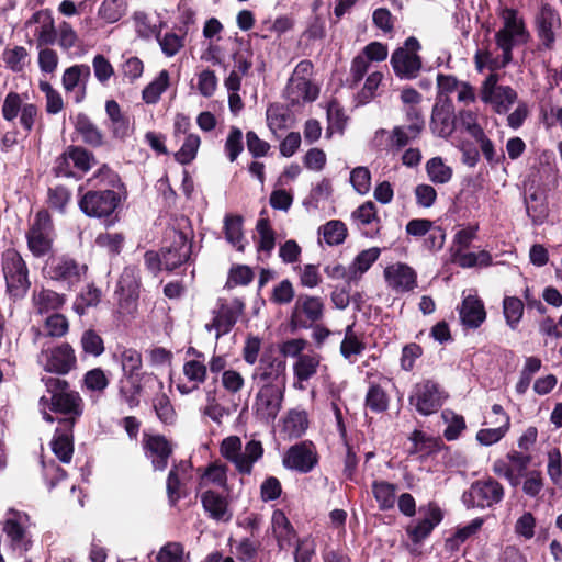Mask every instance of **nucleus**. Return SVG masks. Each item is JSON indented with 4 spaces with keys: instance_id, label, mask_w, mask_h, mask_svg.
Returning a JSON list of instances; mask_svg holds the SVG:
<instances>
[{
    "instance_id": "40",
    "label": "nucleus",
    "mask_w": 562,
    "mask_h": 562,
    "mask_svg": "<svg viewBox=\"0 0 562 562\" xmlns=\"http://www.w3.org/2000/svg\"><path fill=\"white\" fill-rule=\"evenodd\" d=\"M226 240L237 250L243 251V217L240 215H226L224 220Z\"/></svg>"
},
{
    "instance_id": "53",
    "label": "nucleus",
    "mask_w": 562,
    "mask_h": 562,
    "mask_svg": "<svg viewBox=\"0 0 562 562\" xmlns=\"http://www.w3.org/2000/svg\"><path fill=\"white\" fill-rule=\"evenodd\" d=\"M347 236L346 225L337 220L329 221L323 226L324 240L333 246L344 243Z\"/></svg>"
},
{
    "instance_id": "35",
    "label": "nucleus",
    "mask_w": 562,
    "mask_h": 562,
    "mask_svg": "<svg viewBox=\"0 0 562 562\" xmlns=\"http://www.w3.org/2000/svg\"><path fill=\"white\" fill-rule=\"evenodd\" d=\"M286 92L293 102H299L301 99L305 101H313L318 94L316 87H314L305 77L291 78Z\"/></svg>"
},
{
    "instance_id": "9",
    "label": "nucleus",
    "mask_w": 562,
    "mask_h": 562,
    "mask_svg": "<svg viewBox=\"0 0 562 562\" xmlns=\"http://www.w3.org/2000/svg\"><path fill=\"white\" fill-rule=\"evenodd\" d=\"M27 246L35 257L48 254L53 246L54 227L47 211L42 210L35 215L27 234Z\"/></svg>"
},
{
    "instance_id": "10",
    "label": "nucleus",
    "mask_w": 562,
    "mask_h": 562,
    "mask_svg": "<svg viewBox=\"0 0 562 562\" xmlns=\"http://www.w3.org/2000/svg\"><path fill=\"white\" fill-rule=\"evenodd\" d=\"M504 497L503 486L494 479L474 482L462 495V502L468 508L492 507Z\"/></svg>"
},
{
    "instance_id": "29",
    "label": "nucleus",
    "mask_w": 562,
    "mask_h": 562,
    "mask_svg": "<svg viewBox=\"0 0 562 562\" xmlns=\"http://www.w3.org/2000/svg\"><path fill=\"white\" fill-rule=\"evenodd\" d=\"M30 22L41 23V26L35 31L37 48L55 43L57 32L54 26V20L50 15L44 12H36L33 14Z\"/></svg>"
},
{
    "instance_id": "58",
    "label": "nucleus",
    "mask_w": 562,
    "mask_h": 562,
    "mask_svg": "<svg viewBox=\"0 0 562 562\" xmlns=\"http://www.w3.org/2000/svg\"><path fill=\"white\" fill-rule=\"evenodd\" d=\"M68 156H70L74 166L81 171H88L94 162L93 155L79 146H69Z\"/></svg>"
},
{
    "instance_id": "59",
    "label": "nucleus",
    "mask_w": 562,
    "mask_h": 562,
    "mask_svg": "<svg viewBox=\"0 0 562 562\" xmlns=\"http://www.w3.org/2000/svg\"><path fill=\"white\" fill-rule=\"evenodd\" d=\"M295 296L294 288L292 283L285 279L279 282L272 291L271 302L278 305H284L292 302Z\"/></svg>"
},
{
    "instance_id": "52",
    "label": "nucleus",
    "mask_w": 562,
    "mask_h": 562,
    "mask_svg": "<svg viewBox=\"0 0 562 562\" xmlns=\"http://www.w3.org/2000/svg\"><path fill=\"white\" fill-rule=\"evenodd\" d=\"M256 229L259 235L258 249L268 254L274 248L276 236L268 218H260L257 222Z\"/></svg>"
},
{
    "instance_id": "33",
    "label": "nucleus",
    "mask_w": 562,
    "mask_h": 562,
    "mask_svg": "<svg viewBox=\"0 0 562 562\" xmlns=\"http://www.w3.org/2000/svg\"><path fill=\"white\" fill-rule=\"evenodd\" d=\"M308 427V418L305 411L291 409L283 419L282 431L289 439L303 436Z\"/></svg>"
},
{
    "instance_id": "23",
    "label": "nucleus",
    "mask_w": 562,
    "mask_h": 562,
    "mask_svg": "<svg viewBox=\"0 0 562 562\" xmlns=\"http://www.w3.org/2000/svg\"><path fill=\"white\" fill-rule=\"evenodd\" d=\"M144 448L149 452L154 470L164 471L172 453V446L166 437L161 435L148 436L144 439Z\"/></svg>"
},
{
    "instance_id": "41",
    "label": "nucleus",
    "mask_w": 562,
    "mask_h": 562,
    "mask_svg": "<svg viewBox=\"0 0 562 562\" xmlns=\"http://www.w3.org/2000/svg\"><path fill=\"white\" fill-rule=\"evenodd\" d=\"M528 216L533 224H541L548 216V206L541 193L535 191L525 198Z\"/></svg>"
},
{
    "instance_id": "20",
    "label": "nucleus",
    "mask_w": 562,
    "mask_h": 562,
    "mask_svg": "<svg viewBox=\"0 0 562 562\" xmlns=\"http://www.w3.org/2000/svg\"><path fill=\"white\" fill-rule=\"evenodd\" d=\"M537 34L547 49H552L555 42V34L561 29V18L550 4H542L536 16Z\"/></svg>"
},
{
    "instance_id": "6",
    "label": "nucleus",
    "mask_w": 562,
    "mask_h": 562,
    "mask_svg": "<svg viewBox=\"0 0 562 562\" xmlns=\"http://www.w3.org/2000/svg\"><path fill=\"white\" fill-rule=\"evenodd\" d=\"M498 75L491 74L482 82L480 99L498 114H505L517 101V92L509 86L498 85Z\"/></svg>"
},
{
    "instance_id": "42",
    "label": "nucleus",
    "mask_w": 562,
    "mask_h": 562,
    "mask_svg": "<svg viewBox=\"0 0 562 562\" xmlns=\"http://www.w3.org/2000/svg\"><path fill=\"white\" fill-rule=\"evenodd\" d=\"M90 78V67L87 65H75L67 68L63 75V87L66 91H72L77 86L82 83L85 87L86 81Z\"/></svg>"
},
{
    "instance_id": "7",
    "label": "nucleus",
    "mask_w": 562,
    "mask_h": 562,
    "mask_svg": "<svg viewBox=\"0 0 562 562\" xmlns=\"http://www.w3.org/2000/svg\"><path fill=\"white\" fill-rule=\"evenodd\" d=\"M244 308L245 304L239 299L232 301L220 299L212 312V322L205 324V330L209 333L215 331V339H220L233 329L239 316L244 313Z\"/></svg>"
},
{
    "instance_id": "28",
    "label": "nucleus",
    "mask_w": 562,
    "mask_h": 562,
    "mask_svg": "<svg viewBox=\"0 0 562 562\" xmlns=\"http://www.w3.org/2000/svg\"><path fill=\"white\" fill-rule=\"evenodd\" d=\"M54 454L64 463H69L74 453L72 428L59 425L52 441Z\"/></svg>"
},
{
    "instance_id": "43",
    "label": "nucleus",
    "mask_w": 562,
    "mask_h": 562,
    "mask_svg": "<svg viewBox=\"0 0 562 562\" xmlns=\"http://www.w3.org/2000/svg\"><path fill=\"white\" fill-rule=\"evenodd\" d=\"M169 86V72L167 70H161L158 75V77L151 81L149 85L145 87V89L142 92L143 100L147 104H155L160 99V95L162 92L166 91V89Z\"/></svg>"
},
{
    "instance_id": "16",
    "label": "nucleus",
    "mask_w": 562,
    "mask_h": 562,
    "mask_svg": "<svg viewBox=\"0 0 562 562\" xmlns=\"http://www.w3.org/2000/svg\"><path fill=\"white\" fill-rule=\"evenodd\" d=\"M140 278L136 267H126L117 282L115 293L119 295V305L123 312L132 313L139 296Z\"/></svg>"
},
{
    "instance_id": "46",
    "label": "nucleus",
    "mask_w": 562,
    "mask_h": 562,
    "mask_svg": "<svg viewBox=\"0 0 562 562\" xmlns=\"http://www.w3.org/2000/svg\"><path fill=\"white\" fill-rule=\"evenodd\" d=\"M366 346L353 330V325H348L345 337L340 344V353L345 359L350 360L352 356L362 353Z\"/></svg>"
},
{
    "instance_id": "11",
    "label": "nucleus",
    "mask_w": 562,
    "mask_h": 562,
    "mask_svg": "<svg viewBox=\"0 0 562 562\" xmlns=\"http://www.w3.org/2000/svg\"><path fill=\"white\" fill-rule=\"evenodd\" d=\"M252 405L256 417L266 424L273 423L282 408L285 387L257 386Z\"/></svg>"
},
{
    "instance_id": "17",
    "label": "nucleus",
    "mask_w": 562,
    "mask_h": 562,
    "mask_svg": "<svg viewBox=\"0 0 562 562\" xmlns=\"http://www.w3.org/2000/svg\"><path fill=\"white\" fill-rule=\"evenodd\" d=\"M283 465L286 469L300 473L311 472L317 463V453L311 441H302L290 447L283 457Z\"/></svg>"
},
{
    "instance_id": "37",
    "label": "nucleus",
    "mask_w": 562,
    "mask_h": 562,
    "mask_svg": "<svg viewBox=\"0 0 562 562\" xmlns=\"http://www.w3.org/2000/svg\"><path fill=\"white\" fill-rule=\"evenodd\" d=\"M396 485L386 481H374L372 493L381 510H389L394 507Z\"/></svg>"
},
{
    "instance_id": "4",
    "label": "nucleus",
    "mask_w": 562,
    "mask_h": 562,
    "mask_svg": "<svg viewBox=\"0 0 562 562\" xmlns=\"http://www.w3.org/2000/svg\"><path fill=\"white\" fill-rule=\"evenodd\" d=\"M2 270L9 293L16 299L23 297L31 282L26 263L20 254L15 250H7L2 258Z\"/></svg>"
},
{
    "instance_id": "45",
    "label": "nucleus",
    "mask_w": 562,
    "mask_h": 562,
    "mask_svg": "<svg viewBox=\"0 0 562 562\" xmlns=\"http://www.w3.org/2000/svg\"><path fill=\"white\" fill-rule=\"evenodd\" d=\"M3 61L13 72H22L29 64V53L23 46L5 48L3 52Z\"/></svg>"
},
{
    "instance_id": "1",
    "label": "nucleus",
    "mask_w": 562,
    "mask_h": 562,
    "mask_svg": "<svg viewBox=\"0 0 562 562\" xmlns=\"http://www.w3.org/2000/svg\"><path fill=\"white\" fill-rule=\"evenodd\" d=\"M49 397L42 396L40 404L48 407L52 412L64 415L58 419L59 425L74 428L77 420L83 413V400L77 391L70 389L69 383L60 378L44 376L42 378Z\"/></svg>"
},
{
    "instance_id": "47",
    "label": "nucleus",
    "mask_w": 562,
    "mask_h": 562,
    "mask_svg": "<svg viewBox=\"0 0 562 562\" xmlns=\"http://www.w3.org/2000/svg\"><path fill=\"white\" fill-rule=\"evenodd\" d=\"M503 312L507 325L515 329L524 314V303L516 296H506L503 301Z\"/></svg>"
},
{
    "instance_id": "32",
    "label": "nucleus",
    "mask_w": 562,
    "mask_h": 562,
    "mask_svg": "<svg viewBox=\"0 0 562 562\" xmlns=\"http://www.w3.org/2000/svg\"><path fill=\"white\" fill-rule=\"evenodd\" d=\"M380 248L372 247L360 251L348 268V281L358 280L379 259Z\"/></svg>"
},
{
    "instance_id": "24",
    "label": "nucleus",
    "mask_w": 562,
    "mask_h": 562,
    "mask_svg": "<svg viewBox=\"0 0 562 562\" xmlns=\"http://www.w3.org/2000/svg\"><path fill=\"white\" fill-rule=\"evenodd\" d=\"M441 509L434 503L428 505L427 516L416 525H409L406 529L411 540L418 543L427 538L432 529L442 520Z\"/></svg>"
},
{
    "instance_id": "60",
    "label": "nucleus",
    "mask_w": 562,
    "mask_h": 562,
    "mask_svg": "<svg viewBox=\"0 0 562 562\" xmlns=\"http://www.w3.org/2000/svg\"><path fill=\"white\" fill-rule=\"evenodd\" d=\"M183 546L180 542H168L157 553V562H183Z\"/></svg>"
},
{
    "instance_id": "2",
    "label": "nucleus",
    "mask_w": 562,
    "mask_h": 562,
    "mask_svg": "<svg viewBox=\"0 0 562 562\" xmlns=\"http://www.w3.org/2000/svg\"><path fill=\"white\" fill-rule=\"evenodd\" d=\"M241 448V439L237 436H229L221 443V454L231 461L239 473L250 474L254 463L262 457L263 448L257 440L247 442L244 451Z\"/></svg>"
},
{
    "instance_id": "14",
    "label": "nucleus",
    "mask_w": 562,
    "mask_h": 562,
    "mask_svg": "<svg viewBox=\"0 0 562 562\" xmlns=\"http://www.w3.org/2000/svg\"><path fill=\"white\" fill-rule=\"evenodd\" d=\"M171 239L170 245L164 246L161 251L164 269L172 271L183 263H186L192 252V244L188 240L187 235L177 229H171L168 233Z\"/></svg>"
},
{
    "instance_id": "15",
    "label": "nucleus",
    "mask_w": 562,
    "mask_h": 562,
    "mask_svg": "<svg viewBox=\"0 0 562 562\" xmlns=\"http://www.w3.org/2000/svg\"><path fill=\"white\" fill-rule=\"evenodd\" d=\"M38 362L45 371L56 374H67L76 367L75 351L68 344L50 349L43 350L38 355Z\"/></svg>"
},
{
    "instance_id": "21",
    "label": "nucleus",
    "mask_w": 562,
    "mask_h": 562,
    "mask_svg": "<svg viewBox=\"0 0 562 562\" xmlns=\"http://www.w3.org/2000/svg\"><path fill=\"white\" fill-rule=\"evenodd\" d=\"M387 288L395 293L413 291L417 286V274L406 263L396 262L387 266L384 271Z\"/></svg>"
},
{
    "instance_id": "19",
    "label": "nucleus",
    "mask_w": 562,
    "mask_h": 562,
    "mask_svg": "<svg viewBox=\"0 0 562 562\" xmlns=\"http://www.w3.org/2000/svg\"><path fill=\"white\" fill-rule=\"evenodd\" d=\"M27 520L29 516L25 513L15 509H9L7 513L2 529L14 550H29L31 541L25 530Z\"/></svg>"
},
{
    "instance_id": "38",
    "label": "nucleus",
    "mask_w": 562,
    "mask_h": 562,
    "mask_svg": "<svg viewBox=\"0 0 562 562\" xmlns=\"http://www.w3.org/2000/svg\"><path fill=\"white\" fill-rule=\"evenodd\" d=\"M424 130L416 125H398L393 127L390 135V144L397 150L405 147L412 140L419 137Z\"/></svg>"
},
{
    "instance_id": "64",
    "label": "nucleus",
    "mask_w": 562,
    "mask_h": 562,
    "mask_svg": "<svg viewBox=\"0 0 562 562\" xmlns=\"http://www.w3.org/2000/svg\"><path fill=\"white\" fill-rule=\"evenodd\" d=\"M85 385L90 391H104L109 385V380L102 369L95 368L88 371L83 379Z\"/></svg>"
},
{
    "instance_id": "62",
    "label": "nucleus",
    "mask_w": 562,
    "mask_h": 562,
    "mask_svg": "<svg viewBox=\"0 0 562 562\" xmlns=\"http://www.w3.org/2000/svg\"><path fill=\"white\" fill-rule=\"evenodd\" d=\"M548 475L554 485L562 488V459L558 449L549 452Z\"/></svg>"
},
{
    "instance_id": "44",
    "label": "nucleus",
    "mask_w": 562,
    "mask_h": 562,
    "mask_svg": "<svg viewBox=\"0 0 562 562\" xmlns=\"http://www.w3.org/2000/svg\"><path fill=\"white\" fill-rule=\"evenodd\" d=\"M120 362L123 373L127 379H133L135 375H139L137 372L142 369L143 360L138 350L124 348L120 352Z\"/></svg>"
},
{
    "instance_id": "50",
    "label": "nucleus",
    "mask_w": 562,
    "mask_h": 562,
    "mask_svg": "<svg viewBox=\"0 0 562 562\" xmlns=\"http://www.w3.org/2000/svg\"><path fill=\"white\" fill-rule=\"evenodd\" d=\"M201 139L196 134H189L181 148L175 154V158L181 165L190 164L196 156Z\"/></svg>"
},
{
    "instance_id": "61",
    "label": "nucleus",
    "mask_w": 562,
    "mask_h": 562,
    "mask_svg": "<svg viewBox=\"0 0 562 562\" xmlns=\"http://www.w3.org/2000/svg\"><path fill=\"white\" fill-rule=\"evenodd\" d=\"M81 346L85 352L95 357L104 351L103 339L93 329H88L82 334Z\"/></svg>"
},
{
    "instance_id": "30",
    "label": "nucleus",
    "mask_w": 562,
    "mask_h": 562,
    "mask_svg": "<svg viewBox=\"0 0 562 562\" xmlns=\"http://www.w3.org/2000/svg\"><path fill=\"white\" fill-rule=\"evenodd\" d=\"M75 130L86 144L92 147L103 145V133L86 114L79 113L76 116Z\"/></svg>"
},
{
    "instance_id": "49",
    "label": "nucleus",
    "mask_w": 562,
    "mask_h": 562,
    "mask_svg": "<svg viewBox=\"0 0 562 562\" xmlns=\"http://www.w3.org/2000/svg\"><path fill=\"white\" fill-rule=\"evenodd\" d=\"M429 179L435 183H446L452 177V170L446 166L440 157H434L426 164Z\"/></svg>"
},
{
    "instance_id": "8",
    "label": "nucleus",
    "mask_w": 562,
    "mask_h": 562,
    "mask_svg": "<svg viewBox=\"0 0 562 562\" xmlns=\"http://www.w3.org/2000/svg\"><path fill=\"white\" fill-rule=\"evenodd\" d=\"M447 395L440 385L432 380H424L415 384L409 396V404L416 411L428 416L440 409Z\"/></svg>"
},
{
    "instance_id": "51",
    "label": "nucleus",
    "mask_w": 562,
    "mask_h": 562,
    "mask_svg": "<svg viewBox=\"0 0 562 562\" xmlns=\"http://www.w3.org/2000/svg\"><path fill=\"white\" fill-rule=\"evenodd\" d=\"M498 32H506L507 34L515 36L519 42H527L529 37L524 22L517 16L515 11H507L504 27Z\"/></svg>"
},
{
    "instance_id": "34",
    "label": "nucleus",
    "mask_w": 562,
    "mask_h": 562,
    "mask_svg": "<svg viewBox=\"0 0 562 562\" xmlns=\"http://www.w3.org/2000/svg\"><path fill=\"white\" fill-rule=\"evenodd\" d=\"M272 530L280 549H285L292 544L295 538V531L282 510H276L273 513Z\"/></svg>"
},
{
    "instance_id": "57",
    "label": "nucleus",
    "mask_w": 562,
    "mask_h": 562,
    "mask_svg": "<svg viewBox=\"0 0 562 562\" xmlns=\"http://www.w3.org/2000/svg\"><path fill=\"white\" fill-rule=\"evenodd\" d=\"M188 469V463L181 461L179 464L175 465L167 477V494L172 504H175L179 499V486L180 479L179 472H186Z\"/></svg>"
},
{
    "instance_id": "13",
    "label": "nucleus",
    "mask_w": 562,
    "mask_h": 562,
    "mask_svg": "<svg viewBox=\"0 0 562 562\" xmlns=\"http://www.w3.org/2000/svg\"><path fill=\"white\" fill-rule=\"evenodd\" d=\"M324 316V302L318 296L301 294L291 312V325L294 328H311Z\"/></svg>"
},
{
    "instance_id": "12",
    "label": "nucleus",
    "mask_w": 562,
    "mask_h": 562,
    "mask_svg": "<svg viewBox=\"0 0 562 562\" xmlns=\"http://www.w3.org/2000/svg\"><path fill=\"white\" fill-rule=\"evenodd\" d=\"M119 202L120 196L113 190H90L79 200V207L87 216L101 218L110 216Z\"/></svg>"
},
{
    "instance_id": "25",
    "label": "nucleus",
    "mask_w": 562,
    "mask_h": 562,
    "mask_svg": "<svg viewBox=\"0 0 562 562\" xmlns=\"http://www.w3.org/2000/svg\"><path fill=\"white\" fill-rule=\"evenodd\" d=\"M459 314L462 324L469 328H477L486 318L483 302L474 295L463 299Z\"/></svg>"
},
{
    "instance_id": "18",
    "label": "nucleus",
    "mask_w": 562,
    "mask_h": 562,
    "mask_svg": "<svg viewBox=\"0 0 562 562\" xmlns=\"http://www.w3.org/2000/svg\"><path fill=\"white\" fill-rule=\"evenodd\" d=\"M430 130L439 137H449L454 131V106L449 97H437L430 119Z\"/></svg>"
},
{
    "instance_id": "39",
    "label": "nucleus",
    "mask_w": 562,
    "mask_h": 562,
    "mask_svg": "<svg viewBox=\"0 0 562 562\" xmlns=\"http://www.w3.org/2000/svg\"><path fill=\"white\" fill-rule=\"evenodd\" d=\"M496 44L499 49H502V59L501 61H495L494 65H491V70L499 69L506 67L513 59L512 49L515 45L524 44L525 42H519L515 36L507 34L506 32H497L495 35Z\"/></svg>"
},
{
    "instance_id": "55",
    "label": "nucleus",
    "mask_w": 562,
    "mask_h": 562,
    "mask_svg": "<svg viewBox=\"0 0 562 562\" xmlns=\"http://www.w3.org/2000/svg\"><path fill=\"white\" fill-rule=\"evenodd\" d=\"M162 53L168 56H175L184 45V37L172 32H167L162 36H157Z\"/></svg>"
},
{
    "instance_id": "3",
    "label": "nucleus",
    "mask_w": 562,
    "mask_h": 562,
    "mask_svg": "<svg viewBox=\"0 0 562 562\" xmlns=\"http://www.w3.org/2000/svg\"><path fill=\"white\" fill-rule=\"evenodd\" d=\"M251 378L257 386L286 387V362L273 347L267 348Z\"/></svg>"
},
{
    "instance_id": "31",
    "label": "nucleus",
    "mask_w": 562,
    "mask_h": 562,
    "mask_svg": "<svg viewBox=\"0 0 562 562\" xmlns=\"http://www.w3.org/2000/svg\"><path fill=\"white\" fill-rule=\"evenodd\" d=\"M321 357L318 355L305 353L300 356L293 364V373L297 380V383H295L294 386L303 390L304 386L300 383L308 381L313 375H315Z\"/></svg>"
},
{
    "instance_id": "48",
    "label": "nucleus",
    "mask_w": 562,
    "mask_h": 562,
    "mask_svg": "<svg viewBox=\"0 0 562 562\" xmlns=\"http://www.w3.org/2000/svg\"><path fill=\"white\" fill-rule=\"evenodd\" d=\"M389 396L386 392L378 384H371L366 395V406L374 412L382 413L389 407Z\"/></svg>"
},
{
    "instance_id": "27",
    "label": "nucleus",
    "mask_w": 562,
    "mask_h": 562,
    "mask_svg": "<svg viewBox=\"0 0 562 562\" xmlns=\"http://www.w3.org/2000/svg\"><path fill=\"white\" fill-rule=\"evenodd\" d=\"M201 502L211 518L223 521L231 519L232 514L228 512V502L221 494L214 491H205L201 495Z\"/></svg>"
},
{
    "instance_id": "36",
    "label": "nucleus",
    "mask_w": 562,
    "mask_h": 562,
    "mask_svg": "<svg viewBox=\"0 0 562 562\" xmlns=\"http://www.w3.org/2000/svg\"><path fill=\"white\" fill-rule=\"evenodd\" d=\"M65 301V295L47 289H43L33 295L34 306L41 314L60 308Z\"/></svg>"
},
{
    "instance_id": "5",
    "label": "nucleus",
    "mask_w": 562,
    "mask_h": 562,
    "mask_svg": "<svg viewBox=\"0 0 562 562\" xmlns=\"http://www.w3.org/2000/svg\"><path fill=\"white\" fill-rule=\"evenodd\" d=\"M420 44L416 37H408L402 47L391 56V65L395 75L405 80L415 79L422 69V58L417 54Z\"/></svg>"
},
{
    "instance_id": "63",
    "label": "nucleus",
    "mask_w": 562,
    "mask_h": 562,
    "mask_svg": "<svg viewBox=\"0 0 562 562\" xmlns=\"http://www.w3.org/2000/svg\"><path fill=\"white\" fill-rule=\"evenodd\" d=\"M123 13V5L119 0H105L99 9V15L108 23L117 22Z\"/></svg>"
},
{
    "instance_id": "56",
    "label": "nucleus",
    "mask_w": 562,
    "mask_h": 562,
    "mask_svg": "<svg viewBox=\"0 0 562 562\" xmlns=\"http://www.w3.org/2000/svg\"><path fill=\"white\" fill-rule=\"evenodd\" d=\"M350 182L359 194H367L371 188V173L367 167H356L350 172Z\"/></svg>"
},
{
    "instance_id": "54",
    "label": "nucleus",
    "mask_w": 562,
    "mask_h": 562,
    "mask_svg": "<svg viewBox=\"0 0 562 562\" xmlns=\"http://www.w3.org/2000/svg\"><path fill=\"white\" fill-rule=\"evenodd\" d=\"M224 147L229 161H235L244 149L243 132L240 128L236 126L231 127Z\"/></svg>"
},
{
    "instance_id": "26",
    "label": "nucleus",
    "mask_w": 562,
    "mask_h": 562,
    "mask_svg": "<svg viewBox=\"0 0 562 562\" xmlns=\"http://www.w3.org/2000/svg\"><path fill=\"white\" fill-rule=\"evenodd\" d=\"M140 378L145 379L146 382L156 381L159 391H162V389H164L162 381L158 380L154 374L142 373ZM153 406H154L157 417L162 423L172 424L175 422L176 412H175L173 406L166 393H164V392L158 393L153 400Z\"/></svg>"
},
{
    "instance_id": "22",
    "label": "nucleus",
    "mask_w": 562,
    "mask_h": 562,
    "mask_svg": "<svg viewBox=\"0 0 562 562\" xmlns=\"http://www.w3.org/2000/svg\"><path fill=\"white\" fill-rule=\"evenodd\" d=\"M86 269V266H80L71 258L60 257L52 261L48 268V274L53 280L74 284L79 282Z\"/></svg>"
}]
</instances>
